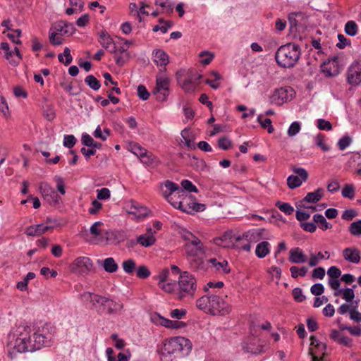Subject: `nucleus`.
Here are the masks:
<instances>
[{"instance_id":"nucleus-38","label":"nucleus","mask_w":361,"mask_h":361,"mask_svg":"<svg viewBox=\"0 0 361 361\" xmlns=\"http://www.w3.org/2000/svg\"><path fill=\"white\" fill-rule=\"evenodd\" d=\"M304 181L298 176L291 175L287 178V185L289 188L294 189L302 185Z\"/></svg>"},{"instance_id":"nucleus-41","label":"nucleus","mask_w":361,"mask_h":361,"mask_svg":"<svg viewBox=\"0 0 361 361\" xmlns=\"http://www.w3.org/2000/svg\"><path fill=\"white\" fill-rule=\"evenodd\" d=\"M155 4L162 7L166 13H171L173 11V4L170 0H156Z\"/></svg>"},{"instance_id":"nucleus-54","label":"nucleus","mask_w":361,"mask_h":361,"mask_svg":"<svg viewBox=\"0 0 361 361\" xmlns=\"http://www.w3.org/2000/svg\"><path fill=\"white\" fill-rule=\"evenodd\" d=\"M181 186L183 187V190H187L188 192H197L198 190L197 187L192 183L191 181L188 180H183L181 181Z\"/></svg>"},{"instance_id":"nucleus-18","label":"nucleus","mask_w":361,"mask_h":361,"mask_svg":"<svg viewBox=\"0 0 361 361\" xmlns=\"http://www.w3.org/2000/svg\"><path fill=\"white\" fill-rule=\"evenodd\" d=\"M176 204H177L176 208L179 209L180 210L188 214H190L192 212L203 211L205 209L204 204L196 202L185 204V201H179L176 202Z\"/></svg>"},{"instance_id":"nucleus-57","label":"nucleus","mask_w":361,"mask_h":361,"mask_svg":"<svg viewBox=\"0 0 361 361\" xmlns=\"http://www.w3.org/2000/svg\"><path fill=\"white\" fill-rule=\"evenodd\" d=\"M186 313L185 309H175L170 312V317L173 319H180L185 316Z\"/></svg>"},{"instance_id":"nucleus-14","label":"nucleus","mask_w":361,"mask_h":361,"mask_svg":"<svg viewBox=\"0 0 361 361\" xmlns=\"http://www.w3.org/2000/svg\"><path fill=\"white\" fill-rule=\"evenodd\" d=\"M164 186L169 190V192H167V190L163 191V196L173 207H176L177 204L176 201L173 200L172 195L176 192L178 196H180L183 195L185 192L178 186V185L170 180L165 181Z\"/></svg>"},{"instance_id":"nucleus-64","label":"nucleus","mask_w":361,"mask_h":361,"mask_svg":"<svg viewBox=\"0 0 361 361\" xmlns=\"http://www.w3.org/2000/svg\"><path fill=\"white\" fill-rule=\"evenodd\" d=\"M327 274L331 279H337L341 275V271L336 267L332 266L328 269Z\"/></svg>"},{"instance_id":"nucleus-49","label":"nucleus","mask_w":361,"mask_h":361,"mask_svg":"<svg viewBox=\"0 0 361 361\" xmlns=\"http://www.w3.org/2000/svg\"><path fill=\"white\" fill-rule=\"evenodd\" d=\"M261 116H259L257 118V121L261 124V126L263 128H267V132L269 133H272L274 131V128L271 124V121L270 118H265L264 121L261 120Z\"/></svg>"},{"instance_id":"nucleus-4","label":"nucleus","mask_w":361,"mask_h":361,"mask_svg":"<svg viewBox=\"0 0 361 361\" xmlns=\"http://www.w3.org/2000/svg\"><path fill=\"white\" fill-rule=\"evenodd\" d=\"M300 46L295 43H288L281 46L276 52L277 63L283 68L293 67L300 56Z\"/></svg>"},{"instance_id":"nucleus-61","label":"nucleus","mask_w":361,"mask_h":361,"mask_svg":"<svg viewBox=\"0 0 361 361\" xmlns=\"http://www.w3.org/2000/svg\"><path fill=\"white\" fill-rule=\"evenodd\" d=\"M76 142V139L73 135H65L63 145L68 148H72Z\"/></svg>"},{"instance_id":"nucleus-32","label":"nucleus","mask_w":361,"mask_h":361,"mask_svg":"<svg viewBox=\"0 0 361 361\" xmlns=\"http://www.w3.org/2000/svg\"><path fill=\"white\" fill-rule=\"evenodd\" d=\"M156 239L152 235H140L137 238V243L144 247H149L155 243Z\"/></svg>"},{"instance_id":"nucleus-2","label":"nucleus","mask_w":361,"mask_h":361,"mask_svg":"<svg viewBox=\"0 0 361 361\" xmlns=\"http://www.w3.org/2000/svg\"><path fill=\"white\" fill-rule=\"evenodd\" d=\"M196 306L199 310L212 315L225 316L232 310L231 305L227 300V295L213 291L197 299Z\"/></svg>"},{"instance_id":"nucleus-55","label":"nucleus","mask_w":361,"mask_h":361,"mask_svg":"<svg viewBox=\"0 0 361 361\" xmlns=\"http://www.w3.org/2000/svg\"><path fill=\"white\" fill-rule=\"evenodd\" d=\"M137 95L138 97L145 101L147 100L149 97V93L145 86L143 85H140L137 87Z\"/></svg>"},{"instance_id":"nucleus-21","label":"nucleus","mask_w":361,"mask_h":361,"mask_svg":"<svg viewBox=\"0 0 361 361\" xmlns=\"http://www.w3.org/2000/svg\"><path fill=\"white\" fill-rule=\"evenodd\" d=\"M130 151L139 157L142 161L144 163H149L151 161L152 154L149 153L146 149L142 148L137 144H134L131 146Z\"/></svg>"},{"instance_id":"nucleus-26","label":"nucleus","mask_w":361,"mask_h":361,"mask_svg":"<svg viewBox=\"0 0 361 361\" xmlns=\"http://www.w3.org/2000/svg\"><path fill=\"white\" fill-rule=\"evenodd\" d=\"M154 61L159 66H166L169 62V56L163 50L158 49L154 53Z\"/></svg>"},{"instance_id":"nucleus-17","label":"nucleus","mask_w":361,"mask_h":361,"mask_svg":"<svg viewBox=\"0 0 361 361\" xmlns=\"http://www.w3.org/2000/svg\"><path fill=\"white\" fill-rule=\"evenodd\" d=\"M53 228L54 226L40 224L28 226L26 228L25 233L28 236H39Z\"/></svg>"},{"instance_id":"nucleus-50","label":"nucleus","mask_w":361,"mask_h":361,"mask_svg":"<svg viewBox=\"0 0 361 361\" xmlns=\"http://www.w3.org/2000/svg\"><path fill=\"white\" fill-rule=\"evenodd\" d=\"M292 170L297 175L296 176H298L304 182L307 180L309 175L304 168L294 166Z\"/></svg>"},{"instance_id":"nucleus-35","label":"nucleus","mask_w":361,"mask_h":361,"mask_svg":"<svg viewBox=\"0 0 361 361\" xmlns=\"http://www.w3.org/2000/svg\"><path fill=\"white\" fill-rule=\"evenodd\" d=\"M343 197L353 200L355 197V187L352 184H345L341 191Z\"/></svg>"},{"instance_id":"nucleus-51","label":"nucleus","mask_w":361,"mask_h":361,"mask_svg":"<svg viewBox=\"0 0 361 361\" xmlns=\"http://www.w3.org/2000/svg\"><path fill=\"white\" fill-rule=\"evenodd\" d=\"M325 137L322 134H318L315 137V144L320 147L323 151L327 152L329 150V147L324 143Z\"/></svg>"},{"instance_id":"nucleus-9","label":"nucleus","mask_w":361,"mask_h":361,"mask_svg":"<svg viewBox=\"0 0 361 361\" xmlns=\"http://www.w3.org/2000/svg\"><path fill=\"white\" fill-rule=\"evenodd\" d=\"M264 228L252 229L242 233V240H245V244L241 245L243 250L250 252L251 243H255L264 238Z\"/></svg>"},{"instance_id":"nucleus-37","label":"nucleus","mask_w":361,"mask_h":361,"mask_svg":"<svg viewBox=\"0 0 361 361\" xmlns=\"http://www.w3.org/2000/svg\"><path fill=\"white\" fill-rule=\"evenodd\" d=\"M116 51V53H112L114 54L116 63L117 65L122 66L128 61L130 57L129 53H124L122 54L121 53L118 54L117 49Z\"/></svg>"},{"instance_id":"nucleus-1","label":"nucleus","mask_w":361,"mask_h":361,"mask_svg":"<svg viewBox=\"0 0 361 361\" xmlns=\"http://www.w3.org/2000/svg\"><path fill=\"white\" fill-rule=\"evenodd\" d=\"M50 338L44 334L32 332L28 326H19L8 336V355L13 359L17 353L39 350L49 344Z\"/></svg>"},{"instance_id":"nucleus-34","label":"nucleus","mask_w":361,"mask_h":361,"mask_svg":"<svg viewBox=\"0 0 361 361\" xmlns=\"http://www.w3.org/2000/svg\"><path fill=\"white\" fill-rule=\"evenodd\" d=\"M85 82L94 90H98L101 87L100 82L92 75H87L85 79Z\"/></svg>"},{"instance_id":"nucleus-63","label":"nucleus","mask_w":361,"mask_h":361,"mask_svg":"<svg viewBox=\"0 0 361 361\" xmlns=\"http://www.w3.org/2000/svg\"><path fill=\"white\" fill-rule=\"evenodd\" d=\"M159 286L167 293H172L176 286V283H159Z\"/></svg>"},{"instance_id":"nucleus-7","label":"nucleus","mask_w":361,"mask_h":361,"mask_svg":"<svg viewBox=\"0 0 361 361\" xmlns=\"http://www.w3.org/2000/svg\"><path fill=\"white\" fill-rule=\"evenodd\" d=\"M92 267V261L87 257H77L70 265L71 271L80 275L87 274Z\"/></svg>"},{"instance_id":"nucleus-11","label":"nucleus","mask_w":361,"mask_h":361,"mask_svg":"<svg viewBox=\"0 0 361 361\" xmlns=\"http://www.w3.org/2000/svg\"><path fill=\"white\" fill-rule=\"evenodd\" d=\"M169 79L167 77H157L156 87L153 92L157 94V99L163 102L169 95Z\"/></svg>"},{"instance_id":"nucleus-6","label":"nucleus","mask_w":361,"mask_h":361,"mask_svg":"<svg viewBox=\"0 0 361 361\" xmlns=\"http://www.w3.org/2000/svg\"><path fill=\"white\" fill-rule=\"evenodd\" d=\"M178 298L183 300L186 297H192L197 289L196 279L188 271H183L180 274L178 279Z\"/></svg>"},{"instance_id":"nucleus-58","label":"nucleus","mask_w":361,"mask_h":361,"mask_svg":"<svg viewBox=\"0 0 361 361\" xmlns=\"http://www.w3.org/2000/svg\"><path fill=\"white\" fill-rule=\"evenodd\" d=\"M102 203L94 200L92 202L91 207L89 208L88 212L90 214L95 215L102 209Z\"/></svg>"},{"instance_id":"nucleus-44","label":"nucleus","mask_w":361,"mask_h":361,"mask_svg":"<svg viewBox=\"0 0 361 361\" xmlns=\"http://www.w3.org/2000/svg\"><path fill=\"white\" fill-rule=\"evenodd\" d=\"M300 123L298 121H294L289 126L287 133L289 137H293L300 132Z\"/></svg>"},{"instance_id":"nucleus-24","label":"nucleus","mask_w":361,"mask_h":361,"mask_svg":"<svg viewBox=\"0 0 361 361\" xmlns=\"http://www.w3.org/2000/svg\"><path fill=\"white\" fill-rule=\"evenodd\" d=\"M223 235L226 244L228 245V247H233L235 242H239L242 240V234L233 231H226Z\"/></svg>"},{"instance_id":"nucleus-28","label":"nucleus","mask_w":361,"mask_h":361,"mask_svg":"<svg viewBox=\"0 0 361 361\" xmlns=\"http://www.w3.org/2000/svg\"><path fill=\"white\" fill-rule=\"evenodd\" d=\"M104 269L108 273H114L118 270V266L113 257H108L103 261L99 262Z\"/></svg>"},{"instance_id":"nucleus-5","label":"nucleus","mask_w":361,"mask_h":361,"mask_svg":"<svg viewBox=\"0 0 361 361\" xmlns=\"http://www.w3.org/2000/svg\"><path fill=\"white\" fill-rule=\"evenodd\" d=\"M104 223L102 221L94 222L90 228V238L88 242L93 245H98L102 243H108L113 237L115 238H121L123 233L121 232H113L109 230H104L102 227Z\"/></svg>"},{"instance_id":"nucleus-33","label":"nucleus","mask_w":361,"mask_h":361,"mask_svg":"<svg viewBox=\"0 0 361 361\" xmlns=\"http://www.w3.org/2000/svg\"><path fill=\"white\" fill-rule=\"evenodd\" d=\"M104 307L106 308L108 312L111 313L120 311L123 308V305L107 298V302Z\"/></svg>"},{"instance_id":"nucleus-8","label":"nucleus","mask_w":361,"mask_h":361,"mask_svg":"<svg viewBox=\"0 0 361 361\" xmlns=\"http://www.w3.org/2000/svg\"><path fill=\"white\" fill-rule=\"evenodd\" d=\"M164 346L169 350L168 352L172 353L175 357L176 354L183 350L184 347H187L188 349L191 348L190 341L180 336L175 337L166 341Z\"/></svg>"},{"instance_id":"nucleus-52","label":"nucleus","mask_w":361,"mask_h":361,"mask_svg":"<svg viewBox=\"0 0 361 361\" xmlns=\"http://www.w3.org/2000/svg\"><path fill=\"white\" fill-rule=\"evenodd\" d=\"M164 346L160 350V360L161 361H173L176 357L172 353L168 352Z\"/></svg>"},{"instance_id":"nucleus-31","label":"nucleus","mask_w":361,"mask_h":361,"mask_svg":"<svg viewBox=\"0 0 361 361\" xmlns=\"http://www.w3.org/2000/svg\"><path fill=\"white\" fill-rule=\"evenodd\" d=\"M314 222L318 225V227L322 231L331 228L332 225L329 223L325 217L319 214H316L313 216Z\"/></svg>"},{"instance_id":"nucleus-43","label":"nucleus","mask_w":361,"mask_h":361,"mask_svg":"<svg viewBox=\"0 0 361 361\" xmlns=\"http://www.w3.org/2000/svg\"><path fill=\"white\" fill-rule=\"evenodd\" d=\"M276 206L281 212H284L286 214H288V215L291 214L294 211L293 207L289 203L277 202L276 203Z\"/></svg>"},{"instance_id":"nucleus-12","label":"nucleus","mask_w":361,"mask_h":361,"mask_svg":"<svg viewBox=\"0 0 361 361\" xmlns=\"http://www.w3.org/2000/svg\"><path fill=\"white\" fill-rule=\"evenodd\" d=\"M40 192L45 201L49 204L55 205L59 203L61 197L55 190L46 183H42L39 185Z\"/></svg>"},{"instance_id":"nucleus-40","label":"nucleus","mask_w":361,"mask_h":361,"mask_svg":"<svg viewBox=\"0 0 361 361\" xmlns=\"http://www.w3.org/2000/svg\"><path fill=\"white\" fill-rule=\"evenodd\" d=\"M307 269L305 267L298 268L295 266H293L290 268L291 276L294 279L298 278L299 276H305L307 272Z\"/></svg>"},{"instance_id":"nucleus-20","label":"nucleus","mask_w":361,"mask_h":361,"mask_svg":"<svg viewBox=\"0 0 361 361\" xmlns=\"http://www.w3.org/2000/svg\"><path fill=\"white\" fill-rule=\"evenodd\" d=\"M343 258L350 262L357 264L360 261V252L355 247H347L343 250Z\"/></svg>"},{"instance_id":"nucleus-16","label":"nucleus","mask_w":361,"mask_h":361,"mask_svg":"<svg viewBox=\"0 0 361 361\" xmlns=\"http://www.w3.org/2000/svg\"><path fill=\"white\" fill-rule=\"evenodd\" d=\"M98 41L105 49L109 50L111 53L116 52L117 44L106 31H102L99 33Z\"/></svg>"},{"instance_id":"nucleus-48","label":"nucleus","mask_w":361,"mask_h":361,"mask_svg":"<svg viewBox=\"0 0 361 361\" xmlns=\"http://www.w3.org/2000/svg\"><path fill=\"white\" fill-rule=\"evenodd\" d=\"M349 231L353 235H360L361 220L353 222L349 227Z\"/></svg>"},{"instance_id":"nucleus-19","label":"nucleus","mask_w":361,"mask_h":361,"mask_svg":"<svg viewBox=\"0 0 361 361\" xmlns=\"http://www.w3.org/2000/svg\"><path fill=\"white\" fill-rule=\"evenodd\" d=\"M129 214L135 215L137 218H144L148 216L150 210L144 206L140 205L138 203L131 201Z\"/></svg>"},{"instance_id":"nucleus-42","label":"nucleus","mask_w":361,"mask_h":361,"mask_svg":"<svg viewBox=\"0 0 361 361\" xmlns=\"http://www.w3.org/2000/svg\"><path fill=\"white\" fill-rule=\"evenodd\" d=\"M341 293H342L343 294V298L347 302L351 301L355 297L353 288H348L344 290H339L335 293V295H338Z\"/></svg>"},{"instance_id":"nucleus-10","label":"nucleus","mask_w":361,"mask_h":361,"mask_svg":"<svg viewBox=\"0 0 361 361\" xmlns=\"http://www.w3.org/2000/svg\"><path fill=\"white\" fill-rule=\"evenodd\" d=\"M294 90L290 87L276 89L269 97L270 102L276 105H281L292 99Z\"/></svg>"},{"instance_id":"nucleus-60","label":"nucleus","mask_w":361,"mask_h":361,"mask_svg":"<svg viewBox=\"0 0 361 361\" xmlns=\"http://www.w3.org/2000/svg\"><path fill=\"white\" fill-rule=\"evenodd\" d=\"M1 49L4 51L5 58L9 61L11 60L13 52L10 50V47L8 43L7 42H1Z\"/></svg>"},{"instance_id":"nucleus-3","label":"nucleus","mask_w":361,"mask_h":361,"mask_svg":"<svg viewBox=\"0 0 361 361\" xmlns=\"http://www.w3.org/2000/svg\"><path fill=\"white\" fill-rule=\"evenodd\" d=\"M178 233L185 241L184 248L191 268L198 270L203 264L202 259L198 257V255L205 253L203 243L197 236L185 228H180Z\"/></svg>"},{"instance_id":"nucleus-36","label":"nucleus","mask_w":361,"mask_h":361,"mask_svg":"<svg viewBox=\"0 0 361 361\" xmlns=\"http://www.w3.org/2000/svg\"><path fill=\"white\" fill-rule=\"evenodd\" d=\"M135 262L132 259H126L122 263L123 269L128 274H132L135 269Z\"/></svg>"},{"instance_id":"nucleus-13","label":"nucleus","mask_w":361,"mask_h":361,"mask_svg":"<svg viewBox=\"0 0 361 361\" xmlns=\"http://www.w3.org/2000/svg\"><path fill=\"white\" fill-rule=\"evenodd\" d=\"M347 81L349 84L354 86L361 82V61H355L348 68Z\"/></svg>"},{"instance_id":"nucleus-46","label":"nucleus","mask_w":361,"mask_h":361,"mask_svg":"<svg viewBox=\"0 0 361 361\" xmlns=\"http://www.w3.org/2000/svg\"><path fill=\"white\" fill-rule=\"evenodd\" d=\"M197 85V82H195L194 81H192V79H190L189 78L183 81L182 83V88L185 92H192L195 90Z\"/></svg>"},{"instance_id":"nucleus-53","label":"nucleus","mask_w":361,"mask_h":361,"mask_svg":"<svg viewBox=\"0 0 361 361\" xmlns=\"http://www.w3.org/2000/svg\"><path fill=\"white\" fill-rule=\"evenodd\" d=\"M199 56L200 58H203L204 56H207L205 59H202L201 63L204 65H208L212 61L214 57V54L208 51H202L199 54Z\"/></svg>"},{"instance_id":"nucleus-22","label":"nucleus","mask_w":361,"mask_h":361,"mask_svg":"<svg viewBox=\"0 0 361 361\" xmlns=\"http://www.w3.org/2000/svg\"><path fill=\"white\" fill-rule=\"evenodd\" d=\"M289 261L292 263H304L307 260L306 255L299 247L293 248L289 251Z\"/></svg>"},{"instance_id":"nucleus-59","label":"nucleus","mask_w":361,"mask_h":361,"mask_svg":"<svg viewBox=\"0 0 361 361\" xmlns=\"http://www.w3.org/2000/svg\"><path fill=\"white\" fill-rule=\"evenodd\" d=\"M97 197L98 200H107L111 196L110 190L106 188L97 190Z\"/></svg>"},{"instance_id":"nucleus-15","label":"nucleus","mask_w":361,"mask_h":361,"mask_svg":"<svg viewBox=\"0 0 361 361\" xmlns=\"http://www.w3.org/2000/svg\"><path fill=\"white\" fill-rule=\"evenodd\" d=\"M152 321L157 324L163 326L168 329H180L186 326V324L183 322L172 321L161 316L158 313H154L152 315Z\"/></svg>"},{"instance_id":"nucleus-47","label":"nucleus","mask_w":361,"mask_h":361,"mask_svg":"<svg viewBox=\"0 0 361 361\" xmlns=\"http://www.w3.org/2000/svg\"><path fill=\"white\" fill-rule=\"evenodd\" d=\"M150 271L145 265H141L137 267L136 275L140 279H147L150 276Z\"/></svg>"},{"instance_id":"nucleus-27","label":"nucleus","mask_w":361,"mask_h":361,"mask_svg":"<svg viewBox=\"0 0 361 361\" xmlns=\"http://www.w3.org/2000/svg\"><path fill=\"white\" fill-rule=\"evenodd\" d=\"M324 190L322 188H318L315 191L308 192L306 196L302 199L301 203L303 202H317L323 197Z\"/></svg>"},{"instance_id":"nucleus-30","label":"nucleus","mask_w":361,"mask_h":361,"mask_svg":"<svg viewBox=\"0 0 361 361\" xmlns=\"http://www.w3.org/2000/svg\"><path fill=\"white\" fill-rule=\"evenodd\" d=\"M212 265L216 268L217 271H222V272L228 274L230 272V268L226 260L219 262L216 258H212L208 261Z\"/></svg>"},{"instance_id":"nucleus-23","label":"nucleus","mask_w":361,"mask_h":361,"mask_svg":"<svg viewBox=\"0 0 361 361\" xmlns=\"http://www.w3.org/2000/svg\"><path fill=\"white\" fill-rule=\"evenodd\" d=\"M54 31L58 34L61 33L63 35L69 34L71 35L74 31V26L72 23H69L65 21H59L54 27Z\"/></svg>"},{"instance_id":"nucleus-25","label":"nucleus","mask_w":361,"mask_h":361,"mask_svg":"<svg viewBox=\"0 0 361 361\" xmlns=\"http://www.w3.org/2000/svg\"><path fill=\"white\" fill-rule=\"evenodd\" d=\"M181 140L180 142L184 144L188 148L192 149L195 147L194 145V135L192 131L188 128H185L181 131Z\"/></svg>"},{"instance_id":"nucleus-39","label":"nucleus","mask_w":361,"mask_h":361,"mask_svg":"<svg viewBox=\"0 0 361 361\" xmlns=\"http://www.w3.org/2000/svg\"><path fill=\"white\" fill-rule=\"evenodd\" d=\"M358 31L357 24L353 21H348L345 25V32L348 35L355 36Z\"/></svg>"},{"instance_id":"nucleus-29","label":"nucleus","mask_w":361,"mask_h":361,"mask_svg":"<svg viewBox=\"0 0 361 361\" xmlns=\"http://www.w3.org/2000/svg\"><path fill=\"white\" fill-rule=\"evenodd\" d=\"M270 252V244L267 241H262L256 246L255 254L259 258L265 257Z\"/></svg>"},{"instance_id":"nucleus-62","label":"nucleus","mask_w":361,"mask_h":361,"mask_svg":"<svg viewBox=\"0 0 361 361\" xmlns=\"http://www.w3.org/2000/svg\"><path fill=\"white\" fill-rule=\"evenodd\" d=\"M317 127L322 130H331L332 129L331 123L324 119H319L317 121Z\"/></svg>"},{"instance_id":"nucleus-56","label":"nucleus","mask_w":361,"mask_h":361,"mask_svg":"<svg viewBox=\"0 0 361 361\" xmlns=\"http://www.w3.org/2000/svg\"><path fill=\"white\" fill-rule=\"evenodd\" d=\"M89 296L90 298L91 302L94 305H95L96 304H99L102 306H104V305H105V302H107V298L102 296H99L97 295H92L90 293L89 294Z\"/></svg>"},{"instance_id":"nucleus-45","label":"nucleus","mask_w":361,"mask_h":361,"mask_svg":"<svg viewBox=\"0 0 361 361\" xmlns=\"http://www.w3.org/2000/svg\"><path fill=\"white\" fill-rule=\"evenodd\" d=\"M303 18V13L300 12L298 13H292L289 14L288 16V20L290 24L291 27H297L298 25V18Z\"/></svg>"}]
</instances>
